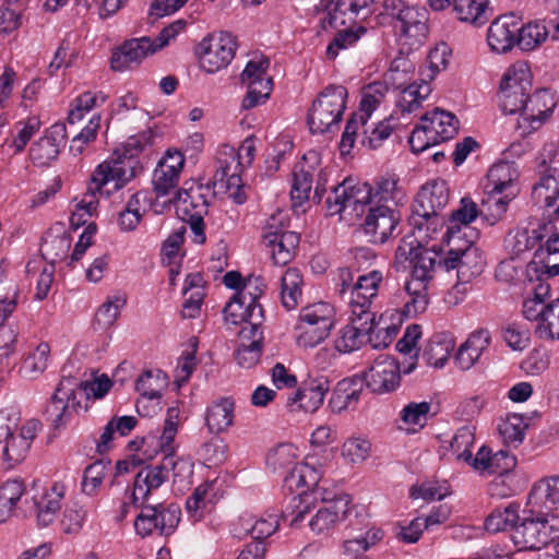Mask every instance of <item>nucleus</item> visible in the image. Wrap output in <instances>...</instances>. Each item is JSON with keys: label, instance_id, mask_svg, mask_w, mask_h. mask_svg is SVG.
<instances>
[{"label": "nucleus", "instance_id": "f257e3e1", "mask_svg": "<svg viewBox=\"0 0 559 559\" xmlns=\"http://www.w3.org/2000/svg\"><path fill=\"white\" fill-rule=\"evenodd\" d=\"M321 476L322 472L309 463L296 465L285 476L286 488L292 492L297 490L298 493L292 497L282 512V518L289 521L293 527H300L307 520V525L314 535L326 537L345 520L352 500L348 495H338L329 501L323 498V504L317 507L314 501L319 495Z\"/></svg>", "mask_w": 559, "mask_h": 559}, {"label": "nucleus", "instance_id": "f03ea898", "mask_svg": "<svg viewBox=\"0 0 559 559\" xmlns=\"http://www.w3.org/2000/svg\"><path fill=\"white\" fill-rule=\"evenodd\" d=\"M405 199L404 191L399 187V180L393 176L381 177L376 186L367 182L352 185L348 180L334 187L326 198L328 214L333 216H360L367 205H397Z\"/></svg>", "mask_w": 559, "mask_h": 559}, {"label": "nucleus", "instance_id": "7ed1b4c3", "mask_svg": "<svg viewBox=\"0 0 559 559\" xmlns=\"http://www.w3.org/2000/svg\"><path fill=\"white\" fill-rule=\"evenodd\" d=\"M179 415L178 406H171L167 409L163 432L159 437V447L165 455L159 464L146 466L135 475L130 493V499L134 506L147 502L152 492L168 479L170 471L174 472V477L180 476L183 471L190 473L189 463L183 459L174 456L173 442L178 430Z\"/></svg>", "mask_w": 559, "mask_h": 559}, {"label": "nucleus", "instance_id": "20e7f679", "mask_svg": "<svg viewBox=\"0 0 559 559\" xmlns=\"http://www.w3.org/2000/svg\"><path fill=\"white\" fill-rule=\"evenodd\" d=\"M148 141L150 136L145 133L129 138L123 154L114 155L95 168L92 175L95 188L99 190L114 182V189L119 190L131 181L141 170L139 160L134 158V153L141 152Z\"/></svg>", "mask_w": 559, "mask_h": 559}, {"label": "nucleus", "instance_id": "39448f33", "mask_svg": "<svg viewBox=\"0 0 559 559\" xmlns=\"http://www.w3.org/2000/svg\"><path fill=\"white\" fill-rule=\"evenodd\" d=\"M511 532L519 550H540L559 538V514L531 508Z\"/></svg>", "mask_w": 559, "mask_h": 559}, {"label": "nucleus", "instance_id": "423d86ee", "mask_svg": "<svg viewBox=\"0 0 559 559\" xmlns=\"http://www.w3.org/2000/svg\"><path fill=\"white\" fill-rule=\"evenodd\" d=\"M187 22L182 19L177 20L164 27L156 38L141 36L126 40L121 47L111 56V69L123 71L131 63H139L147 56L154 55L168 46L170 41L186 28Z\"/></svg>", "mask_w": 559, "mask_h": 559}, {"label": "nucleus", "instance_id": "0eeeda50", "mask_svg": "<svg viewBox=\"0 0 559 559\" xmlns=\"http://www.w3.org/2000/svg\"><path fill=\"white\" fill-rule=\"evenodd\" d=\"M450 49L447 44L441 43L432 48L427 57L428 67L421 71L420 82H414L400 90L396 98V108L402 115L412 114L420 108L421 103L431 94V86L428 81L444 70L449 63Z\"/></svg>", "mask_w": 559, "mask_h": 559}, {"label": "nucleus", "instance_id": "6e6552de", "mask_svg": "<svg viewBox=\"0 0 559 559\" xmlns=\"http://www.w3.org/2000/svg\"><path fill=\"white\" fill-rule=\"evenodd\" d=\"M447 242L448 252L439 266L450 272L455 270L456 277L462 283H468L480 275L485 269L486 261L481 250L474 245L473 238L442 239Z\"/></svg>", "mask_w": 559, "mask_h": 559}, {"label": "nucleus", "instance_id": "1a4fd4ad", "mask_svg": "<svg viewBox=\"0 0 559 559\" xmlns=\"http://www.w3.org/2000/svg\"><path fill=\"white\" fill-rule=\"evenodd\" d=\"M347 90L342 85L326 86L313 100L308 114L312 133L332 132L338 128L346 108Z\"/></svg>", "mask_w": 559, "mask_h": 559}, {"label": "nucleus", "instance_id": "9d476101", "mask_svg": "<svg viewBox=\"0 0 559 559\" xmlns=\"http://www.w3.org/2000/svg\"><path fill=\"white\" fill-rule=\"evenodd\" d=\"M335 310L329 302H317L300 310L296 324V341L305 348L323 342L334 325Z\"/></svg>", "mask_w": 559, "mask_h": 559}, {"label": "nucleus", "instance_id": "9b49d317", "mask_svg": "<svg viewBox=\"0 0 559 559\" xmlns=\"http://www.w3.org/2000/svg\"><path fill=\"white\" fill-rule=\"evenodd\" d=\"M384 12L400 23L401 36L409 45H420L427 34V12L408 0H383Z\"/></svg>", "mask_w": 559, "mask_h": 559}, {"label": "nucleus", "instance_id": "f8f14e48", "mask_svg": "<svg viewBox=\"0 0 559 559\" xmlns=\"http://www.w3.org/2000/svg\"><path fill=\"white\" fill-rule=\"evenodd\" d=\"M532 88V75L526 63L508 69L500 83L499 102L504 114L521 115Z\"/></svg>", "mask_w": 559, "mask_h": 559}, {"label": "nucleus", "instance_id": "ddd939ff", "mask_svg": "<svg viewBox=\"0 0 559 559\" xmlns=\"http://www.w3.org/2000/svg\"><path fill=\"white\" fill-rule=\"evenodd\" d=\"M140 513L134 520L138 535L146 537L153 533L162 536L171 535L180 522L181 510L176 503L139 504Z\"/></svg>", "mask_w": 559, "mask_h": 559}, {"label": "nucleus", "instance_id": "4468645a", "mask_svg": "<svg viewBox=\"0 0 559 559\" xmlns=\"http://www.w3.org/2000/svg\"><path fill=\"white\" fill-rule=\"evenodd\" d=\"M236 38L226 32L213 33L204 37L197 47L201 68L215 73L226 68L236 52Z\"/></svg>", "mask_w": 559, "mask_h": 559}, {"label": "nucleus", "instance_id": "2eb2a0df", "mask_svg": "<svg viewBox=\"0 0 559 559\" xmlns=\"http://www.w3.org/2000/svg\"><path fill=\"white\" fill-rule=\"evenodd\" d=\"M270 60L264 57L248 61L241 73V82L247 86V94L242 99L241 108L251 109L265 103L273 90V81L267 70Z\"/></svg>", "mask_w": 559, "mask_h": 559}, {"label": "nucleus", "instance_id": "dca6fc26", "mask_svg": "<svg viewBox=\"0 0 559 559\" xmlns=\"http://www.w3.org/2000/svg\"><path fill=\"white\" fill-rule=\"evenodd\" d=\"M259 280H249L234 295L224 308V318L227 324L238 325L251 319L254 312H263L258 298L262 294L259 288Z\"/></svg>", "mask_w": 559, "mask_h": 559}, {"label": "nucleus", "instance_id": "f3484780", "mask_svg": "<svg viewBox=\"0 0 559 559\" xmlns=\"http://www.w3.org/2000/svg\"><path fill=\"white\" fill-rule=\"evenodd\" d=\"M41 429L39 420L29 419L3 440L2 460L8 468H13L26 459L34 439Z\"/></svg>", "mask_w": 559, "mask_h": 559}, {"label": "nucleus", "instance_id": "a211bd4d", "mask_svg": "<svg viewBox=\"0 0 559 559\" xmlns=\"http://www.w3.org/2000/svg\"><path fill=\"white\" fill-rule=\"evenodd\" d=\"M80 385L81 382L75 378L68 377L60 380L47 407V414L55 428L66 425L75 412L79 405L75 390Z\"/></svg>", "mask_w": 559, "mask_h": 559}, {"label": "nucleus", "instance_id": "6ab92c4d", "mask_svg": "<svg viewBox=\"0 0 559 559\" xmlns=\"http://www.w3.org/2000/svg\"><path fill=\"white\" fill-rule=\"evenodd\" d=\"M400 223V214L390 204L369 205L364 233L372 243H384L393 236Z\"/></svg>", "mask_w": 559, "mask_h": 559}, {"label": "nucleus", "instance_id": "aec40b11", "mask_svg": "<svg viewBox=\"0 0 559 559\" xmlns=\"http://www.w3.org/2000/svg\"><path fill=\"white\" fill-rule=\"evenodd\" d=\"M365 381L373 393L393 392L401 383L400 364L393 357L379 356L365 372Z\"/></svg>", "mask_w": 559, "mask_h": 559}, {"label": "nucleus", "instance_id": "412c9836", "mask_svg": "<svg viewBox=\"0 0 559 559\" xmlns=\"http://www.w3.org/2000/svg\"><path fill=\"white\" fill-rule=\"evenodd\" d=\"M185 166V156L176 150H168L155 167L152 185L157 197H166L175 191Z\"/></svg>", "mask_w": 559, "mask_h": 559}, {"label": "nucleus", "instance_id": "4be33fe9", "mask_svg": "<svg viewBox=\"0 0 559 559\" xmlns=\"http://www.w3.org/2000/svg\"><path fill=\"white\" fill-rule=\"evenodd\" d=\"M66 126L63 123L52 124L43 136L32 144L29 150L32 163L38 167L49 166L58 158L60 147L66 143Z\"/></svg>", "mask_w": 559, "mask_h": 559}, {"label": "nucleus", "instance_id": "5701e85b", "mask_svg": "<svg viewBox=\"0 0 559 559\" xmlns=\"http://www.w3.org/2000/svg\"><path fill=\"white\" fill-rule=\"evenodd\" d=\"M449 198L447 182L442 179H433L420 188L413 203L412 212L420 216L442 212L449 203Z\"/></svg>", "mask_w": 559, "mask_h": 559}, {"label": "nucleus", "instance_id": "b1692460", "mask_svg": "<svg viewBox=\"0 0 559 559\" xmlns=\"http://www.w3.org/2000/svg\"><path fill=\"white\" fill-rule=\"evenodd\" d=\"M554 97L548 90H538L528 95L520 115L519 126L536 130L552 112Z\"/></svg>", "mask_w": 559, "mask_h": 559}, {"label": "nucleus", "instance_id": "393cba45", "mask_svg": "<svg viewBox=\"0 0 559 559\" xmlns=\"http://www.w3.org/2000/svg\"><path fill=\"white\" fill-rule=\"evenodd\" d=\"M64 493V486L55 483L50 488L37 490L32 497L33 510L40 526H47L55 521L61 509Z\"/></svg>", "mask_w": 559, "mask_h": 559}, {"label": "nucleus", "instance_id": "a878e982", "mask_svg": "<svg viewBox=\"0 0 559 559\" xmlns=\"http://www.w3.org/2000/svg\"><path fill=\"white\" fill-rule=\"evenodd\" d=\"M520 22L513 14L497 17L489 26L487 41L491 50L507 52L516 44Z\"/></svg>", "mask_w": 559, "mask_h": 559}, {"label": "nucleus", "instance_id": "bb28decb", "mask_svg": "<svg viewBox=\"0 0 559 559\" xmlns=\"http://www.w3.org/2000/svg\"><path fill=\"white\" fill-rule=\"evenodd\" d=\"M376 323L349 318V323L342 328L335 338V349L342 354L353 353L361 347L366 336L374 334Z\"/></svg>", "mask_w": 559, "mask_h": 559}, {"label": "nucleus", "instance_id": "cd10ccee", "mask_svg": "<svg viewBox=\"0 0 559 559\" xmlns=\"http://www.w3.org/2000/svg\"><path fill=\"white\" fill-rule=\"evenodd\" d=\"M480 474H504L515 466V457L508 451L500 450L495 454L485 445L480 447L475 456L471 453V460H464Z\"/></svg>", "mask_w": 559, "mask_h": 559}, {"label": "nucleus", "instance_id": "c85d7f7f", "mask_svg": "<svg viewBox=\"0 0 559 559\" xmlns=\"http://www.w3.org/2000/svg\"><path fill=\"white\" fill-rule=\"evenodd\" d=\"M426 136L432 140V143L444 142L452 139L459 129L456 117L448 111L435 108L432 111L421 117Z\"/></svg>", "mask_w": 559, "mask_h": 559}, {"label": "nucleus", "instance_id": "c756f323", "mask_svg": "<svg viewBox=\"0 0 559 559\" xmlns=\"http://www.w3.org/2000/svg\"><path fill=\"white\" fill-rule=\"evenodd\" d=\"M480 214L477 204L468 198H462L460 206L454 210L449 218L447 231L442 239L456 238H475L476 233L469 228V224Z\"/></svg>", "mask_w": 559, "mask_h": 559}, {"label": "nucleus", "instance_id": "7c9ffc66", "mask_svg": "<svg viewBox=\"0 0 559 559\" xmlns=\"http://www.w3.org/2000/svg\"><path fill=\"white\" fill-rule=\"evenodd\" d=\"M519 173L513 163L500 162L490 167L487 174L486 189L488 192L506 193L509 198H515Z\"/></svg>", "mask_w": 559, "mask_h": 559}, {"label": "nucleus", "instance_id": "2f4dec72", "mask_svg": "<svg viewBox=\"0 0 559 559\" xmlns=\"http://www.w3.org/2000/svg\"><path fill=\"white\" fill-rule=\"evenodd\" d=\"M318 162V153L310 151L304 155L302 162L295 166L290 194L292 199L300 204L309 199Z\"/></svg>", "mask_w": 559, "mask_h": 559}, {"label": "nucleus", "instance_id": "473e14b6", "mask_svg": "<svg viewBox=\"0 0 559 559\" xmlns=\"http://www.w3.org/2000/svg\"><path fill=\"white\" fill-rule=\"evenodd\" d=\"M330 385L328 380H317L309 385L298 389L287 397V406L292 412L304 409L305 412H316L324 401Z\"/></svg>", "mask_w": 559, "mask_h": 559}, {"label": "nucleus", "instance_id": "72a5a7b5", "mask_svg": "<svg viewBox=\"0 0 559 559\" xmlns=\"http://www.w3.org/2000/svg\"><path fill=\"white\" fill-rule=\"evenodd\" d=\"M362 382L354 378L338 381L329 401V408L335 414L354 409L361 396Z\"/></svg>", "mask_w": 559, "mask_h": 559}, {"label": "nucleus", "instance_id": "f704fd0d", "mask_svg": "<svg viewBox=\"0 0 559 559\" xmlns=\"http://www.w3.org/2000/svg\"><path fill=\"white\" fill-rule=\"evenodd\" d=\"M235 402L229 397H221L213 402L205 413V425L210 433L219 435L233 426Z\"/></svg>", "mask_w": 559, "mask_h": 559}, {"label": "nucleus", "instance_id": "c9c22d12", "mask_svg": "<svg viewBox=\"0 0 559 559\" xmlns=\"http://www.w3.org/2000/svg\"><path fill=\"white\" fill-rule=\"evenodd\" d=\"M490 343V334L487 330H479L469 335V337L460 346L456 353V364L463 370H468L478 360L481 353Z\"/></svg>", "mask_w": 559, "mask_h": 559}, {"label": "nucleus", "instance_id": "e433bc0d", "mask_svg": "<svg viewBox=\"0 0 559 559\" xmlns=\"http://www.w3.org/2000/svg\"><path fill=\"white\" fill-rule=\"evenodd\" d=\"M452 4L456 17L475 27L485 25L492 13L488 0H452Z\"/></svg>", "mask_w": 559, "mask_h": 559}, {"label": "nucleus", "instance_id": "4c0bfd02", "mask_svg": "<svg viewBox=\"0 0 559 559\" xmlns=\"http://www.w3.org/2000/svg\"><path fill=\"white\" fill-rule=\"evenodd\" d=\"M527 504L540 510L559 506V476L543 478L532 488Z\"/></svg>", "mask_w": 559, "mask_h": 559}, {"label": "nucleus", "instance_id": "58836bf2", "mask_svg": "<svg viewBox=\"0 0 559 559\" xmlns=\"http://www.w3.org/2000/svg\"><path fill=\"white\" fill-rule=\"evenodd\" d=\"M372 0H337L334 11L329 14L330 26L344 25L346 19L355 22L365 19L370 13Z\"/></svg>", "mask_w": 559, "mask_h": 559}, {"label": "nucleus", "instance_id": "ea45409f", "mask_svg": "<svg viewBox=\"0 0 559 559\" xmlns=\"http://www.w3.org/2000/svg\"><path fill=\"white\" fill-rule=\"evenodd\" d=\"M439 253L435 250L421 248L412 260L411 278L407 282H419L428 285L433 278L437 264L439 265Z\"/></svg>", "mask_w": 559, "mask_h": 559}, {"label": "nucleus", "instance_id": "a19ab883", "mask_svg": "<svg viewBox=\"0 0 559 559\" xmlns=\"http://www.w3.org/2000/svg\"><path fill=\"white\" fill-rule=\"evenodd\" d=\"M302 276L297 269H288L281 278V300L287 310L295 309L302 296Z\"/></svg>", "mask_w": 559, "mask_h": 559}, {"label": "nucleus", "instance_id": "79ce46f5", "mask_svg": "<svg viewBox=\"0 0 559 559\" xmlns=\"http://www.w3.org/2000/svg\"><path fill=\"white\" fill-rule=\"evenodd\" d=\"M382 538L379 528H368L366 532L348 537L343 545L344 555L348 558H368L365 552Z\"/></svg>", "mask_w": 559, "mask_h": 559}, {"label": "nucleus", "instance_id": "37998d69", "mask_svg": "<svg viewBox=\"0 0 559 559\" xmlns=\"http://www.w3.org/2000/svg\"><path fill=\"white\" fill-rule=\"evenodd\" d=\"M445 218L441 212H435L433 214L420 216L412 212L411 225L418 233V240L420 242L429 241L435 239L437 235L445 226Z\"/></svg>", "mask_w": 559, "mask_h": 559}, {"label": "nucleus", "instance_id": "c03bdc74", "mask_svg": "<svg viewBox=\"0 0 559 559\" xmlns=\"http://www.w3.org/2000/svg\"><path fill=\"white\" fill-rule=\"evenodd\" d=\"M273 243H264L270 248L271 257L275 264L285 265L295 255V251L299 245L300 237L297 233H284L276 237Z\"/></svg>", "mask_w": 559, "mask_h": 559}, {"label": "nucleus", "instance_id": "a18cd8bd", "mask_svg": "<svg viewBox=\"0 0 559 559\" xmlns=\"http://www.w3.org/2000/svg\"><path fill=\"white\" fill-rule=\"evenodd\" d=\"M167 386V376L160 370H146L135 382V390L150 400L160 399Z\"/></svg>", "mask_w": 559, "mask_h": 559}, {"label": "nucleus", "instance_id": "49530a36", "mask_svg": "<svg viewBox=\"0 0 559 559\" xmlns=\"http://www.w3.org/2000/svg\"><path fill=\"white\" fill-rule=\"evenodd\" d=\"M533 198L546 207L556 206L555 215L559 217V179L552 175L540 178L533 187Z\"/></svg>", "mask_w": 559, "mask_h": 559}, {"label": "nucleus", "instance_id": "de8ad7c7", "mask_svg": "<svg viewBox=\"0 0 559 559\" xmlns=\"http://www.w3.org/2000/svg\"><path fill=\"white\" fill-rule=\"evenodd\" d=\"M549 37V29L544 22H534L521 26L516 36V45L522 50H533Z\"/></svg>", "mask_w": 559, "mask_h": 559}, {"label": "nucleus", "instance_id": "09e8293b", "mask_svg": "<svg viewBox=\"0 0 559 559\" xmlns=\"http://www.w3.org/2000/svg\"><path fill=\"white\" fill-rule=\"evenodd\" d=\"M519 516V508L513 504H509L503 509L493 510L485 521V528L489 533H498L501 531H506L518 525Z\"/></svg>", "mask_w": 559, "mask_h": 559}, {"label": "nucleus", "instance_id": "8fccbe9b", "mask_svg": "<svg viewBox=\"0 0 559 559\" xmlns=\"http://www.w3.org/2000/svg\"><path fill=\"white\" fill-rule=\"evenodd\" d=\"M174 200L183 205V211L188 213L194 210L192 214L203 215L207 212L209 201L203 194L202 186L182 188L175 191Z\"/></svg>", "mask_w": 559, "mask_h": 559}, {"label": "nucleus", "instance_id": "3c124183", "mask_svg": "<svg viewBox=\"0 0 559 559\" xmlns=\"http://www.w3.org/2000/svg\"><path fill=\"white\" fill-rule=\"evenodd\" d=\"M343 300L348 306L349 318L376 323V313L370 310L372 300L367 295L352 287Z\"/></svg>", "mask_w": 559, "mask_h": 559}, {"label": "nucleus", "instance_id": "603ef678", "mask_svg": "<svg viewBox=\"0 0 559 559\" xmlns=\"http://www.w3.org/2000/svg\"><path fill=\"white\" fill-rule=\"evenodd\" d=\"M454 348L452 340L436 336L429 341L424 349L423 358L430 366L442 368L448 361L451 352Z\"/></svg>", "mask_w": 559, "mask_h": 559}, {"label": "nucleus", "instance_id": "864d4df0", "mask_svg": "<svg viewBox=\"0 0 559 559\" xmlns=\"http://www.w3.org/2000/svg\"><path fill=\"white\" fill-rule=\"evenodd\" d=\"M405 289L409 299L404 305V313L408 317H415L423 313L428 306V285L419 282H406Z\"/></svg>", "mask_w": 559, "mask_h": 559}, {"label": "nucleus", "instance_id": "5fc2aeb1", "mask_svg": "<svg viewBox=\"0 0 559 559\" xmlns=\"http://www.w3.org/2000/svg\"><path fill=\"white\" fill-rule=\"evenodd\" d=\"M280 525V516L277 513L266 512L254 521L245 522L246 531L251 535L254 542L262 543L263 539L273 535Z\"/></svg>", "mask_w": 559, "mask_h": 559}, {"label": "nucleus", "instance_id": "6e6d98bb", "mask_svg": "<svg viewBox=\"0 0 559 559\" xmlns=\"http://www.w3.org/2000/svg\"><path fill=\"white\" fill-rule=\"evenodd\" d=\"M126 298L121 295L110 296L98 308L95 314V323L99 329L111 326L118 319L121 308L126 305Z\"/></svg>", "mask_w": 559, "mask_h": 559}, {"label": "nucleus", "instance_id": "4d7b16f0", "mask_svg": "<svg viewBox=\"0 0 559 559\" xmlns=\"http://www.w3.org/2000/svg\"><path fill=\"white\" fill-rule=\"evenodd\" d=\"M100 128V116L94 115L88 123L76 134L70 143L69 151L73 156L84 154L87 146L96 140L98 130Z\"/></svg>", "mask_w": 559, "mask_h": 559}, {"label": "nucleus", "instance_id": "13d9d810", "mask_svg": "<svg viewBox=\"0 0 559 559\" xmlns=\"http://www.w3.org/2000/svg\"><path fill=\"white\" fill-rule=\"evenodd\" d=\"M70 247L71 237L63 233L61 235L45 238L44 243L40 247V251L46 260H49L51 264H55L66 258Z\"/></svg>", "mask_w": 559, "mask_h": 559}, {"label": "nucleus", "instance_id": "bf43d9fd", "mask_svg": "<svg viewBox=\"0 0 559 559\" xmlns=\"http://www.w3.org/2000/svg\"><path fill=\"white\" fill-rule=\"evenodd\" d=\"M514 198H509L506 193L488 192L487 200L483 201L480 214L493 225L502 218L507 212L508 205Z\"/></svg>", "mask_w": 559, "mask_h": 559}, {"label": "nucleus", "instance_id": "052dcab7", "mask_svg": "<svg viewBox=\"0 0 559 559\" xmlns=\"http://www.w3.org/2000/svg\"><path fill=\"white\" fill-rule=\"evenodd\" d=\"M526 427L523 416L511 414L499 424L498 429L506 443L518 445L523 441Z\"/></svg>", "mask_w": 559, "mask_h": 559}, {"label": "nucleus", "instance_id": "680f3d73", "mask_svg": "<svg viewBox=\"0 0 559 559\" xmlns=\"http://www.w3.org/2000/svg\"><path fill=\"white\" fill-rule=\"evenodd\" d=\"M475 442V435L472 428L461 427L453 436L450 450L456 460H471L472 447Z\"/></svg>", "mask_w": 559, "mask_h": 559}, {"label": "nucleus", "instance_id": "e2e57ef3", "mask_svg": "<svg viewBox=\"0 0 559 559\" xmlns=\"http://www.w3.org/2000/svg\"><path fill=\"white\" fill-rule=\"evenodd\" d=\"M50 347L47 343H40L25 359L23 369L27 376L35 378L44 372L48 366Z\"/></svg>", "mask_w": 559, "mask_h": 559}, {"label": "nucleus", "instance_id": "0e129e2a", "mask_svg": "<svg viewBox=\"0 0 559 559\" xmlns=\"http://www.w3.org/2000/svg\"><path fill=\"white\" fill-rule=\"evenodd\" d=\"M371 452V443L362 438H349L342 447V455L349 463L364 462Z\"/></svg>", "mask_w": 559, "mask_h": 559}, {"label": "nucleus", "instance_id": "69168bd1", "mask_svg": "<svg viewBox=\"0 0 559 559\" xmlns=\"http://www.w3.org/2000/svg\"><path fill=\"white\" fill-rule=\"evenodd\" d=\"M15 128L16 134L13 136L12 145L14 146L15 152L20 153L40 129V121L37 117H31L25 121H19L15 124Z\"/></svg>", "mask_w": 559, "mask_h": 559}, {"label": "nucleus", "instance_id": "338daca9", "mask_svg": "<svg viewBox=\"0 0 559 559\" xmlns=\"http://www.w3.org/2000/svg\"><path fill=\"white\" fill-rule=\"evenodd\" d=\"M365 32L366 29L361 26L357 32H354L350 28L337 32L326 48L328 57L334 59L341 49L353 46L359 39L360 34H364Z\"/></svg>", "mask_w": 559, "mask_h": 559}, {"label": "nucleus", "instance_id": "774afa93", "mask_svg": "<svg viewBox=\"0 0 559 559\" xmlns=\"http://www.w3.org/2000/svg\"><path fill=\"white\" fill-rule=\"evenodd\" d=\"M105 474L106 465L102 461H96L88 465L83 475V491L90 496L94 495L96 489L102 485Z\"/></svg>", "mask_w": 559, "mask_h": 559}]
</instances>
